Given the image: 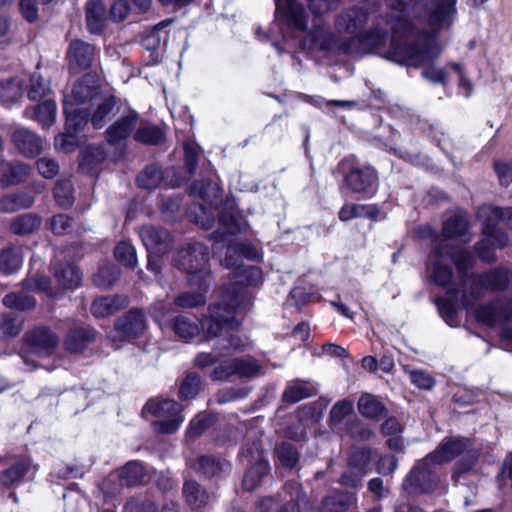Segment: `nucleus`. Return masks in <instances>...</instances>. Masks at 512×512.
Here are the masks:
<instances>
[{
  "label": "nucleus",
  "instance_id": "31",
  "mask_svg": "<svg viewBox=\"0 0 512 512\" xmlns=\"http://www.w3.org/2000/svg\"><path fill=\"white\" fill-rule=\"evenodd\" d=\"M169 328L177 338L185 342L192 340L200 333L199 325L185 315L176 316L169 324Z\"/></svg>",
  "mask_w": 512,
  "mask_h": 512
},
{
  "label": "nucleus",
  "instance_id": "61",
  "mask_svg": "<svg viewBox=\"0 0 512 512\" xmlns=\"http://www.w3.org/2000/svg\"><path fill=\"white\" fill-rule=\"evenodd\" d=\"M54 196L61 207H69L73 203L72 184L68 180L59 181L54 190Z\"/></svg>",
  "mask_w": 512,
  "mask_h": 512
},
{
  "label": "nucleus",
  "instance_id": "10",
  "mask_svg": "<svg viewBox=\"0 0 512 512\" xmlns=\"http://www.w3.org/2000/svg\"><path fill=\"white\" fill-rule=\"evenodd\" d=\"M181 412L182 406L173 400L151 399L143 408L144 414L156 418L152 422V428L160 434H173L180 428L184 422Z\"/></svg>",
  "mask_w": 512,
  "mask_h": 512
},
{
  "label": "nucleus",
  "instance_id": "17",
  "mask_svg": "<svg viewBox=\"0 0 512 512\" xmlns=\"http://www.w3.org/2000/svg\"><path fill=\"white\" fill-rule=\"evenodd\" d=\"M347 186L366 198L372 197L378 189V175L371 166L352 169L345 177Z\"/></svg>",
  "mask_w": 512,
  "mask_h": 512
},
{
  "label": "nucleus",
  "instance_id": "32",
  "mask_svg": "<svg viewBox=\"0 0 512 512\" xmlns=\"http://www.w3.org/2000/svg\"><path fill=\"white\" fill-rule=\"evenodd\" d=\"M127 298L124 296H108L96 299L91 305V313L95 317H107L120 308L126 306Z\"/></svg>",
  "mask_w": 512,
  "mask_h": 512
},
{
  "label": "nucleus",
  "instance_id": "33",
  "mask_svg": "<svg viewBox=\"0 0 512 512\" xmlns=\"http://www.w3.org/2000/svg\"><path fill=\"white\" fill-rule=\"evenodd\" d=\"M95 335L96 332L88 327L74 329L68 334L65 347L71 353H80L94 341Z\"/></svg>",
  "mask_w": 512,
  "mask_h": 512
},
{
  "label": "nucleus",
  "instance_id": "48",
  "mask_svg": "<svg viewBox=\"0 0 512 512\" xmlns=\"http://www.w3.org/2000/svg\"><path fill=\"white\" fill-rule=\"evenodd\" d=\"M22 330V319L12 313L0 316V340L16 337Z\"/></svg>",
  "mask_w": 512,
  "mask_h": 512
},
{
  "label": "nucleus",
  "instance_id": "34",
  "mask_svg": "<svg viewBox=\"0 0 512 512\" xmlns=\"http://www.w3.org/2000/svg\"><path fill=\"white\" fill-rule=\"evenodd\" d=\"M56 111V103L53 100H45L37 106L27 109L26 114L42 127H50L55 123Z\"/></svg>",
  "mask_w": 512,
  "mask_h": 512
},
{
  "label": "nucleus",
  "instance_id": "8",
  "mask_svg": "<svg viewBox=\"0 0 512 512\" xmlns=\"http://www.w3.org/2000/svg\"><path fill=\"white\" fill-rule=\"evenodd\" d=\"M208 248L199 242L189 243L177 253V265L188 275L190 285H198V279H201L199 286L204 291L210 287L212 277L205 270L204 266L208 260Z\"/></svg>",
  "mask_w": 512,
  "mask_h": 512
},
{
  "label": "nucleus",
  "instance_id": "64",
  "mask_svg": "<svg viewBox=\"0 0 512 512\" xmlns=\"http://www.w3.org/2000/svg\"><path fill=\"white\" fill-rule=\"evenodd\" d=\"M494 170L500 185L507 187L512 183V161L497 160L494 162Z\"/></svg>",
  "mask_w": 512,
  "mask_h": 512
},
{
  "label": "nucleus",
  "instance_id": "58",
  "mask_svg": "<svg viewBox=\"0 0 512 512\" xmlns=\"http://www.w3.org/2000/svg\"><path fill=\"white\" fill-rule=\"evenodd\" d=\"M119 277V271L113 265H105L100 267L98 272L94 275V283L103 288H108L113 285Z\"/></svg>",
  "mask_w": 512,
  "mask_h": 512
},
{
  "label": "nucleus",
  "instance_id": "60",
  "mask_svg": "<svg viewBox=\"0 0 512 512\" xmlns=\"http://www.w3.org/2000/svg\"><path fill=\"white\" fill-rule=\"evenodd\" d=\"M199 390L200 377L196 373H189L180 386L179 396L182 400L193 399L196 397Z\"/></svg>",
  "mask_w": 512,
  "mask_h": 512
},
{
  "label": "nucleus",
  "instance_id": "41",
  "mask_svg": "<svg viewBox=\"0 0 512 512\" xmlns=\"http://www.w3.org/2000/svg\"><path fill=\"white\" fill-rule=\"evenodd\" d=\"M34 197L29 193L6 195L0 199V211L5 213L26 209L33 205Z\"/></svg>",
  "mask_w": 512,
  "mask_h": 512
},
{
  "label": "nucleus",
  "instance_id": "39",
  "mask_svg": "<svg viewBox=\"0 0 512 512\" xmlns=\"http://www.w3.org/2000/svg\"><path fill=\"white\" fill-rule=\"evenodd\" d=\"M355 500L353 494L335 491L323 499L320 512H343Z\"/></svg>",
  "mask_w": 512,
  "mask_h": 512
},
{
  "label": "nucleus",
  "instance_id": "11",
  "mask_svg": "<svg viewBox=\"0 0 512 512\" xmlns=\"http://www.w3.org/2000/svg\"><path fill=\"white\" fill-rule=\"evenodd\" d=\"M25 356L24 362L30 365L32 357L45 358L51 356L58 346L57 335L47 327H37L24 336Z\"/></svg>",
  "mask_w": 512,
  "mask_h": 512
},
{
  "label": "nucleus",
  "instance_id": "51",
  "mask_svg": "<svg viewBox=\"0 0 512 512\" xmlns=\"http://www.w3.org/2000/svg\"><path fill=\"white\" fill-rule=\"evenodd\" d=\"M312 394L311 387L301 381H296L287 386L283 393V400L287 403H296Z\"/></svg>",
  "mask_w": 512,
  "mask_h": 512
},
{
  "label": "nucleus",
  "instance_id": "53",
  "mask_svg": "<svg viewBox=\"0 0 512 512\" xmlns=\"http://www.w3.org/2000/svg\"><path fill=\"white\" fill-rule=\"evenodd\" d=\"M50 92L49 81L42 78L38 73H34L30 78L28 89V98L32 101H40Z\"/></svg>",
  "mask_w": 512,
  "mask_h": 512
},
{
  "label": "nucleus",
  "instance_id": "29",
  "mask_svg": "<svg viewBox=\"0 0 512 512\" xmlns=\"http://www.w3.org/2000/svg\"><path fill=\"white\" fill-rule=\"evenodd\" d=\"M202 330L207 339L218 337L224 327V306L221 303L209 307V314L200 321Z\"/></svg>",
  "mask_w": 512,
  "mask_h": 512
},
{
  "label": "nucleus",
  "instance_id": "55",
  "mask_svg": "<svg viewBox=\"0 0 512 512\" xmlns=\"http://www.w3.org/2000/svg\"><path fill=\"white\" fill-rule=\"evenodd\" d=\"M217 421V416L214 414H201L196 416L189 424L187 435L189 437L200 436L208 427Z\"/></svg>",
  "mask_w": 512,
  "mask_h": 512
},
{
  "label": "nucleus",
  "instance_id": "45",
  "mask_svg": "<svg viewBox=\"0 0 512 512\" xmlns=\"http://www.w3.org/2000/svg\"><path fill=\"white\" fill-rule=\"evenodd\" d=\"M84 127L85 125H81L80 127H68V117L66 116L65 132L55 137V148L64 152L73 151L78 144L76 134Z\"/></svg>",
  "mask_w": 512,
  "mask_h": 512
},
{
  "label": "nucleus",
  "instance_id": "7",
  "mask_svg": "<svg viewBox=\"0 0 512 512\" xmlns=\"http://www.w3.org/2000/svg\"><path fill=\"white\" fill-rule=\"evenodd\" d=\"M190 192L207 203V206L204 204L194 205L190 211V216L197 225L203 229H210L214 225L216 217L221 221V190L216 183L195 181L190 187Z\"/></svg>",
  "mask_w": 512,
  "mask_h": 512
},
{
  "label": "nucleus",
  "instance_id": "13",
  "mask_svg": "<svg viewBox=\"0 0 512 512\" xmlns=\"http://www.w3.org/2000/svg\"><path fill=\"white\" fill-rule=\"evenodd\" d=\"M432 460L419 461L403 482V488L409 494H420L431 491L437 484L438 478L435 474Z\"/></svg>",
  "mask_w": 512,
  "mask_h": 512
},
{
  "label": "nucleus",
  "instance_id": "36",
  "mask_svg": "<svg viewBox=\"0 0 512 512\" xmlns=\"http://www.w3.org/2000/svg\"><path fill=\"white\" fill-rule=\"evenodd\" d=\"M2 169L1 183L3 186L18 184L30 175V167L24 163L5 164L0 161Z\"/></svg>",
  "mask_w": 512,
  "mask_h": 512
},
{
  "label": "nucleus",
  "instance_id": "9",
  "mask_svg": "<svg viewBox=\"0 0 512 512\" xmlns=\"http://www.w3.org/2000/svg\"><path fill=\"white\" fill-rule=\"evenodd\" d=\"M451 260L457 267L459 273H465L473 265L472 255L464 248L445 250L444 247H435L430 256V262L433 264V279L440 286H446L452 278V270L444 262Z\"/></svg>",
  "mask_w": 512,
  "mask_h": 512
},
{
  "label": "nucleus",
  "instance_id": "16",
  "mask_svg": "<svg viewBox=\"0 0 512 512\" xmlns=\"http://www.w3.org/2000/svg\"><path fill=\"white\" fill-rule=\"evenodd\" d=\"M286 488L294 491V495L291 496L290 501L282 506L278 499L265 497L260 500L256 512H308V501L298 484L291 483L287 485Z\"/></svg>",
  "mask_w": 512,
  "mask_h": 512
},
{
  "label": "nucleus",
  "instance_id": "22",
  "mask_svg": "<svg viewBox=\"0 0 512 512\" xmlns=\"http://www.w3.org/2000/svg\"><path fill=\"white\" fill-rule=\"evenodd\" d=\"M468 447H470L468 439L447 438L439 444L433 453L428 455V460H432L436 465L449 462L462 454Z\"/></svg>",
  "mask_w": 512,
  "mask_h": 512
},
{
  "label": "nucleus",
  "instance_id": "4",
  "mask_svg": "<svg viewBox=\"0 0 512 512\" xmlns=\"http://www.w3.org/2000/svg\"><path fill=\"white\" fill-rule=\"evenodd\" d=\"M475 288L470 291L449 289L445 297L438 298L439 314L450 326H458V302L470 310L485 292H512V270L505 267L488 269L473 277Z\"/></svg>",
  "mask_w": 512,
  "mask_h": 512
},
{
  "label": "nucleus",
  "instance_id": "1",
  "mask_svg": "<svg viewBox=\"0 0 512 512\" xmlns=\"http://www.w3.org/2000/svg\"><path fill=\"white\" fill-rule=\"evenodd\" d=\"M458 0H397L390 4L395 13L391 25L392 49L389 60L406 66L419 67L437 59L443 47L441 32L452 29L458 16Z\"/></svg>",
  "mask_w": 512,
  "mask_h": 512
},
{
  "label": "nucleus",
  "instance_id": "40",
  "mask_svg": "<svg viewBox=\"0 0 512 512\" xmlns=\"http://www.w3.org/2000/svg\"><path fill=\"white\" fill-rule=\"evenodd\" d=\"M23 253L20 247H8L0 254V271L4 274L16 272L22 265Z\"/></svg>",
  "mask_w": 512,
  "mask_h": 512
},
{
  "label": "nucleus",
  "instance_id": "44",
  "mask_svg": "<svg viewBox=\"0 0 512 512\" xmlns=\"http://www.w3.org/2000/svg\"><path fill=\"white\" fill-rule=\"evenodd\" d=\"M183 495L186 499V502L193 509L201 508L208 501L207 493L200 487L199 484L193 481H186L184 483Z\"/></svg>",
  "mask_w": 512,
  "mask_h": 512
},
{
  "label": "nucleus",
  "instance_id": "50",
  "mask_svg": "<svg viewBox=\"0 0 512 512\" xmlns=\"http://www.w3.org/2000/svg\"><path fill=\"white\" fill-rule=\"evenodd\" d=\"M121 480L128 486L135 485L143 480L145 471L143 465L138 461L128 462L120 470Z\"/></svg>",
  "mask_w": 512,
  "mask_h": 512
},
{
  "label": "nucleus",
  "instance_id": "63",
  "mask_svg": "<svg viewBox=\"0 0 512 512\" xmlns=\"http://www.w3.org/2000/svg\"><path fill=\"white\" fill-rule=\"evenodd\" d=\"M280 463L287 468H293L298 462V453L296 449L288 443L281 444L277 450Z\"/></svg>",
  "mask_w": 512,
  "mask_h": 512
},
{
  "label": "nucleus",
  "instance_id": "59",
  "mask_svg": "<svg viewBox=\"0 0 512 512\" xmlns=\"http://www.w3.org/2000/svg\"><path fill=\"white\" fill-rule=\"evenodd\" d=\"M114 255L117 261L126 267L133 268L137 263L136 250L131 244L127 242L119 243L115 247Z\"/></svg>",
  "mask_w": 512,
  "mask_h": 512
},
{
  "label": "nucleus",
  "instance_id": "62",
  "mask_svg": "<svg viewBox=\"0 0 512 512\" xmlns=\"http://www.w3.org/2000/svg\"><path fill=\"white\" fill-rule=\"evenodd\" d=\"M170 24V20H165L155 25L151 31L142 38V46L147 50H155L159 47L161 36L159 32Z\"/></svg>",
  "mask_w": 512,
  "mask_h": 512
},
{
  "label": "nucleus",
  "instance_id": "52",
  "mask_svg": "<svg viewBox=\"0 0 512 512\" xmlns=\"http://www.w3.org/2000/svg\"><path fill=\"white\" fill-rule=\"evenodd\" d=\"M3 304L11 309L29 310L35 306L36 300L24 292H14L7 294L3 298Z\"/></svg>",
  "mask_w": 512,
  "mask_h": 512
},
{
  "label": "nucleus",
  "instance_id": "3",
  "mask_svg": "<svg viewBox=\"0 0 512 512\" xmlns=\"http://www.w3.org/2000/svg\"><path fill=\"white\" fill-rule=\"evenodd\" d=\"M385 16L380 15L373 23L372 29L363 33L362 29L368 21V14L359 7H352L345 10L336 19V27L339 31L346 32L353 36L352 45L347 47L348 52L376 53L389 60L386 55L392 49V40L387 47L388 33L381 28L385 24L391 30L395 23V13H392L390 6Z\"/></svg>",
  "mask_w": 512,
  "mask_h": 512
},
{
  "label": "nucleus",
  "instance_id": "56",
  "mask_svg": "<svg viewBox=\"0 0 512 512\" xmlns=\"http://www.w3.org/2000/svg\"><path fill=\"white\" fill-rule=\"evenodd\" d=\"M22 95L23 89L21 81L18 79H12L0 86V100L2 102H15L20 99Z\"/></svg>",
  "mask_w": 512,
  "mask_h": 512
},
{
  "label": "nucleus",
  "instance_id": "5",
  "mask_svg": "<svg viewBox=\"0 0 512 512\" xmlns=\"http://www.w3.org/2000/svg\"><path fill=\"white\" fill-rule=\"evenodd\" d=\"M234 255L257 260L260 253L248 242L226 239V269H232V287L226 291V314L244 315L249 305L246 287L257 285L262 280V271L257 266L238 263V260L232 262L231 258Z\"/></svg>",
  "mask_w": 512,
  "mask_h": 512
},
{
  "label": "nucleus",
  "instance_id": "54",
  "mask_svg": "<svg viewBox=\"0 0 512 512\" xmlns=\"http://www.w3.org/2000/svg\"><path fill=\"white\" fill-rule=\"evenodd\" d=\"M163 179L162 171L155 165L148 166L137 177L138 185L145 189H154Z\"/></svg>",
  "mask_w": 512,
  "mask_h": 512
},
{
  "label": "nucleus",
  "instance_id": "57",
  "mask_svg": "<svg viewBox=\"0 0 512 512\" xmlns=\"http://www.w3.org/2000/svg\"><path fill=\"white\" fill-rule=\"evenodd\" d=\"M192 467L207 477H213L221 470L220 462L213 456L199 457Z\"/></svg>",
  "mask_w": 512,
  "mask_h": 512
},
{
  "label": "nucleus",
  "instance_id": "42",
  "mask_svg": "<svg viewBox=\"0 0 512 512\" xmlns=\"http://www.w3.org/2000/svg\"><path fill=\"white\" fill-rule=\"evenodd\" d=\"M358 410L366 418L378 419L385 411L381 401L372 394H364L358 400Z\"/></svg>",
  "mask_w": 512,
  "mask_h": 512
},
{
  "label": "nucleus",
  "instance_id": "43",
  "mask_svg": "<svg viewBox=\"0 0 512 512\" xmlns=\"http://www.w3.org/2000/svg\"><path fill=\"white\" fill-rule=\"evenodd\" d=\"M41 219L31 213H25L15 218L11 225V231L16 235H27L39 228Z\"/></svg>",
  "mask_w": 512,
  "mask_h": 512
},
{
  "label": "nucleus",
  "instance_id": "25",
  "mask_svg": "<svg viewBox=\"0 0 512 512\" xmlns=\"http://www.w3.org/2000/svg\"><path fill=\"white\" fill-rule=\"evenodd\" d=\"M508 244V236L504 231H498L495 235L483 234V238L476 244L475 250L478 257L484 262L495 261V250Z\"/></svg>",
  "mask_w": 512,
  "mask_h": 512
},
{
  "label": "nucleus",
  "instance_id": "27",
  "mask_svg": "<svg viewBox=\"0 0 512 512\" xmlns=\"http://www.w3.org/2000/svg\"><path fill=\"white\" fill-rule=\"evenodd\" d=\"M261 365L252 358L226 359V378L237 376L239 378H254L262 375Z\"/></svg>",
  "mask_w": 512,
  "mask_h": 512
},
{
  "label": "nucleus",
  "instance_id": "23",
  "mask_svg": "<svg viewBox=\"0 0 512 512\" xmlns=\"http://www.w3.org/2000/svg\"><path fill=\"white\" fill-rule=\"evenodd\" d=\"M94 107L93 112H90V121L94 128H102L108 120L111 119L118 109L116 108V98L109 93H102L94 103L91 104V108Z\"/></svg>",
  "mask_w": 512,
  "mask_h": 512
},
{
  "label": "nucleus",
  "instance_id": "24",
  "mask_svg": "<svg viewBox=\"0 0 512 512\" xmlns=\"http://www.w3.org/2000/svg\"><path fill=\"white\" fill-rule=\"evenodd\" d=\"M138 118V114L135 111H130L127 115L110 125L105 132L107 143L115 145L126 140L135 129Z\"/></svg>",
  "mask_w": 512,
  "mask_h": 512
},
{
  "label": "nucleus",
  "instance_id": "6",
  "mask_svg": "<svg viewBox=\"0 0 512 512\" xmlns=\"http://www.w3.org/2000/svg\"><path fill=\"white\" fill-rule=\"evenodd\" d=\"M102 94L96 75L86 74L77 81L71 93L64 98V113L68 117V127L86 125L91 104Z\"/></svg>",
  "mask_w": 512,
  "mask_h": 512
},
{
  "label": "nucleus",
  "instance_id": "26",
  "mask_svg": "<svg viewBox=\"0 0 512 512\" xmlns=\"http://www.w3.org/2000/svg\"><path fill=\"white\" fill-rule=\"evenodd\" d=\"M12 139L18 150L26 157H35L42 150V139L29 129L15 130Z\"/></svg>",
  "mask_w": 512,
  "mask_h": 512
},
{
  "label": "nucleus",
  "instance_id": "18",
  "mask_svg": "<svg viewBox=\"0 0 512 512\" xmlns=\"http://www.w3.org/2000/svg\"><path fill=\"white\" fill-rule=\"evenodd\" d=\"M469 229V221L464 214H455L446 220L443 226V237L436 247H444L445 250H453L459 248L452 246V241L460 239L463 243L470 241L467 232Z\"/></svg>",
  "mask_w": 512,
  "mask_h": 512
},
{
  "label": "nucleus",
  "instance_id": "46",
  "mask_svg": "<svg viewBox=\"0 0 512 512\" xmlns=\"http://www.w3.org/2000/svg\"><path fill=\"white\" fill-rule=\"evenodd\" d=\"M201 283V279H198V284ZM197 287L198 292H184L174 298V304L180 308H196L202 306L206 302L205 293L208 288L204 291L199 285H191Z\"/></svg>",
  "mask_w": 512,
  "mask_h": 512
},
{
  "label": "nucleus",
  "instance_id": "35",
  "mask_svg": "<svg viewBox=\"0 0 512 512\" xmlns=\"http://www.w3.org/2000/svg\"><path fill=\"white\" fill-rule=\"evenodd\" d=\"M86 21L91 33H100L105 26V7L100 0H89L86 4Z\"/></svg>",
  "mask_w": 512,
  "mask_h": 512
},
{
  "label": "nucleus",
  "instance_id": "38",
  "mask_svg": "<svg viewBox=\"0 0 512 512\" xmlns=\"http://www.w3.org/2000/svg\"><path fill=\"white\" fill-rule=\"evenodd\" d=\"M30 467V460H17L13 465L1 472L0 482L6 487L16 485L21 482L23 477L28 473Z\"/></svg>",
  "mask_w": 512,
  "mask_h": 512
},
{
  "label": "nucleus",
  "instance_id": "49",
  "mask_svg": "<svg viewBox=\"0 0 512 512\" xmlns=\"http://www.w3.org/2000/svg\"><path fill=\"white\" fill-rule=\"evenodd\" d=\"M134 138L144 144L156 145L163 141L164 134L160 128L154 125L143 124L137 129Z\"/></svg>",
  "mask_w": 512,
  "mask_h": 512
},
{
  "label": "nucleus",
  "instance_id": "37",
  "mask_svg": "<svg viewBox=\"0 0 512 512\" xmlns=\"http://www.w3.org/2000/svg\"><path fill=\"white\" fill-rule=\"evenodd\" d=\"M226 236L238 234L247 230L248 222L242 212L234 207V203L226 198Z\"/></svg>",
  "mask_w": 512,
  "mask_h": 512
},
{
  "label": "nucleus",
  "instance_id": "12",
  "mask_svg": "<svg viewBox=\"0 0 512 512\" xmlns=\"http://www.w3.org/2000/svg\"><path fill=\"white\" fill-rule=\"evenodd\" d=\"M475 319L486 326L494 327L512 321V298L496 297L474 309Z\"/></svg>",
  "mask_w": 512,
  "mask_h": 512
},
{
  "label": "nucleus",
  "instance_id": "47",
  "mask_svg": "<svg viewBox=\"0 0 512 512\" xmlns=\"http://www.w3.org/2000/svg\"><path fill=\"white\" fill-rule=\"evenodd\" d=\"M58 283L68 289L76 288L81 282V274L73 264H66L55 271Z\"/></svg>",
  "mask_w": 512,
  "mask_h": 512
},
{
  "label": "nucleus",
  "instance_id": "28",
  "mask_svg": "<svg viewBox=\"0 0 512 512\" xmlns=\"http://www.w3.org/2000/svg\"><path fill=\"white\" fill-rule=\"evenodd\" d=\"M241 316L236 313L226 314V351H244L250 345L248 339L237 331Z\"/></svg>",
  "mask_w": 512,
  "mask_h": 512
},
{
  "label": "nucleus",
  "instance_id": "2",
  "mask_svg": "<svg viewBox=\"0 0 512 512\" xmlns=\"http://www.w3.org/2000/svg\"><path fill=\"white\" fill-rule=\"evenodd\" d=\"M276 18L285 25L283 40L295 42L302 50H333L337 48L334 35L325 27L322 15L338 6L339 0H308L313 15L309 28L303 7L295 0H275Z\"/></svg>",
  "mask_w": 512,
  "mask_h": 512
},
{
  "label": "nucleus",
  "instance_id": "14",
  "mask_svg": "<svg viewBox=\"0 0 512 512\" xmlns=\"http://www.w3.org/2000/svg\"><path fill=\"white\" fill-rule=\"evenodd\" d=\"M371 456V449H352L348 457L347 470L342 474L340 483L354 489L361 487L362 479L369 471Z\"/></svg>",
  "mask_w": 512,
  "mask_h": 512
},
{
  "label": "nucleus",
  "instance_id": "15",
  "mask_svg": "<svg viewBox=\"0 0 512 512\" xmlns=\"http://www.w3.org/2000/svg\"><path fill=\"white\" fill-rule=\"evenodd\" d=\"M148 328L145 314L140 309H132L119 317L114 325L113 340H130L142 336Z\"/></svg>",
  "mask_w": 512,
  "mask_h": 512
},
{
  "label": "nucleus",
  "instance_id": "30",
  "mask_svg": "<svg viewBox=\"0 0 512 512\" xmlns=\"http://www.w3.org/2000/svg\"><path fill=\"white\" fill-rule=\"evenodd\" d=\"M270 466L267 460L259 456L257 461L249 467L243 478V488L247 491H253L258 488L264 477L269 474Z\"/></svg>",
  "mask_w": 512,
  "mask_h": 512
},
{
  "label": "nucleus",
  "instance_id": "21",
  "mask_svg": "<svg viewBox=\"0 0 512 512\" xmlns=\"http://www.w3.org/2000/svg\"><path fill=\"white\" fill-rule=\"evenodd\" d=\"M67 59L73 70L88 69L95 59V47L82 40H74L69 45Z\"/></svg>",
  "mask_w": 512,
  "mask_h": 512
},
{
  "label": "nucleus",
  "instance_id": "19",
  "mask_svg": "<svg viewBox=\"0 0 512 512\" xmlns=\"http://www.w3.org/2000/svg\"><path fill=\"white\" fill-rule=\"evenodd\" d=\"M139 236L150 254L161 255L170 248L171 237L164 229L144 226L140 229Z\"/></svg>",
  "mask_w": 512,
  "mask_h": 512
},
{
  "label": "nucleus",
  "instance_id": "20",
  "mask_svg": "<svg viewBox=\"0 0 512 512\" xmlns=\"http://www.w3.org/2000/svg\"><path fill=\"white\" fill-rule=\"evenodd\" d=\"M477 218L482 223L483 234L495 235L501 231L497 224L504 218L512 221V208L502 209L490 204H484L477 210Z\"/></svg>",
  "mask_w": 512,
  "mask_h": 512
}]
</instances>
